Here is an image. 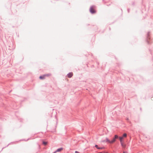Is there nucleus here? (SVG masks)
<instances>
[{"instance_id": "39448f33", "label": "nucleus", "mask_w": 153, "mask_h": 153, "mask_svg": "<svg viewBox=\"0 0 153 153\" xmlns=\"http://www.w3.org/2000/svg\"><path fill=\"white\" fill-rule=\"evenodd\" d=\"M121 145L123 147L125 148L126 146V145L123 142H121Z\"/></svg>"}, {"instance_id": "9d476101", "label": "nucleus", "mask_w": 153, "mask_h": 153, "mask_svg": "<svg viewBox=\"0 0 153 153\" xmlns=\"http://www.w3.org/2000/svg\"><path fill=\"white\" fill-rule=\"evenodd\" d=\"M43 143L44 145H46L47 144V142L44 141L43 142Z\"/></svg>"}, {"instance_id": "f8f14e48", "label": "nucleus", "mask_w": 153, "mask_h": 153, "mask_svg": "<svg viewBox=\"0 0 153 153\" xmlns=\"http://www.w3.org/2000/svg\"><path fill=\"white\" fill-rule=\"evenodd\" d=\"M104 148V147H101V148L99 147V148H98V149H102Z\"/></svg>"}, {"instance_id": "9b49d317", "label": "nucleus", "mask_w": 153, "mask_h": 153, "mask_svg": "<svg viewBox=\"0 0 153 153\" xmlns=\"http://www.w3.org/2000/svg\"><path fill=\"white\" fill-rule=\"evenodd\" d=\"M118 136L117 135H115L114 138H115L116 139L118 138Z\"/></svg>"}, {"instance_id": "0eeeda50", "label": "nucleus", "mask_w": 153, "mask_h": 153, "mask_svg": "<svg viewBox=\"0 0 153 153\" xmlns=\"http://www.w3.org/2000/svg\"><path fill=\"white\" fill-rule=\"evenodd\" d=\"M115 141V139L114 138L111 141V142H110V143H114Z\"/></svg>"}, {"instance_id": "20e7f679", "label": "nucleus", "mask_w": 153, "mask_h": 153, "mask_svg": "<svg viewBox=\"0 0 153 153\" xmlns=\"http://www.w3.org/2000/svg\"><path fill=\"white\" fill-rule=\"evenodd\" d=\"M73 73H70L68 74V76L69 78H71L73 76Z\"/></svg>"}, {"instance_id": "7ed1b4c3", "label": "nucleus", "mask_w": 153, "mask_h": 153, "mask_svg": "<svg viewBox=\"0 0 153 153\" xmlns=\"http://www.w3.org/2000/svg\"><path fill=\"white\" fill-rule=\"evenodd\" d=\"M63 149V148H61L59 149H58L55 152L53 153H56V152H60Z\"/></svg>"}, {"instance_id": "dca6fc26", "label": "nucleus", "mask_w": 153, "mask_h": 153, "mask_svg": "<svg viewBox=\"0 0 153 153\" xmlns=\"http://www.w3.org/2000/svg\"><path fill=\"white\" fill-rule=\"evenodd\" d=\"M123 153H125L124 152H123Z\"/></svg>"}, {"instance_id": "6e6552de", "label": "nucleus", "mask_w": 153, "mask_h": 153, "mask_svg": "<svg viewBox=\"0 0 153 153\" xmlns=\"http://www.w3.org/2000/svg\"><path fill=\"white\" fill-rule=\"evenodd\" d=\"M106 142H108L109 143H110V142H111V141H110L108 139L106 138Z\"/></svg>"}, {"instance_id": "f257e3e1", "label": "nucleus", "mask_w": 153, "mask_h": 153, "mask_svg": "<svg viewBox=\"0 0 153 153\" xmlns=\"http://www.w3.org/2000/svg\"><path fill=\"white\" fill-rule=\"evenodd\" d=\"M90 12L92 13H95L96 12V11L94 9V7L93 6H91L90 7Z\"/></svg>"}, {"instance_id": "1a4fd4ad", "label": "nucleus", "mask_w": 153, "mask_h": 153, "mask_svg": "<svg viewBox=\"0 0 153 153\" xmlns=\"http://www.w3.org/2000/svg\"><path fill=\"white\" fill-rule=\"evenodd\" d=\"M127 136V134L126 133L124 134L123 135V137H126Z\"/></svg>"}, {"instance_id": "423d86ee", "label": "nucleus", "mask_w": 153, "mask_h": 153, "mask_svg": "<svg viewBox=\"0 0 153 153\" xmlns=\"http://www.w3.org/2000/svg\"><path fill=\"white\" fill-rule=\"evenodd\" d=\"M120 140V143L122 142V140L123 139V137H119Z\"/></svg>"}, {"instance_id": "4468645a", "label": "nucleus", "mask_w": 153, "mask_h": 153, "mask_svg": "<svg viewBox=\"0 0 153 153\" xmlns=\"http://www.w3.org/2000/svg\"><path fill=\"white\" fill-rule=\"evenodd\" d=\"M75 153H79V152L77 151H76L75 152Z\"/></svg>"}, {"instance_id": "ddd939ff", "label": "nucleus", "mask_w": 153, "mask_h": 153, "mask_svg": "<svg viewBox=\"0 0 153 153\" xmlns=\"http://www.w3.org/2000/svg\"><path fill=\"white\" fill-rule=\"evenodd\" d=\"M95 147L97 148V149H98V148H99V147H98V146L97 145H95Z\"/></svg>"}, {"instance_id": "2eb2a0df", "label": "nucleus", "mask_w": 153, "mask_h": 153, "mask_svg": "<svg viewBox=\"0 0 153 153\" xmlns=\"http://www.w3.org/2000/svg\"><path fill=\"white\" fill-rule=\"evenodd\" d=\"M103 153H108V152Z\"/></svg>"}, {"instance_id": "f03ea898", "label": "nucleus", "mask_w": 153, "mask_h": 153, "mask_svg": "<svg viewBox=\"0 0 153 153\" xmlns=\"http://www.w3.org/2000/svg\"><path fill=\"white\" fill-rule=\"evenodd\" d=\"M50 75L49 74H47L43 75L42 76H41L39 77V78L41 79H43L45 78L46 76H48Z\"/></svg>"}]
</instances>
